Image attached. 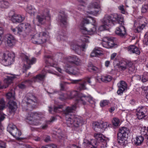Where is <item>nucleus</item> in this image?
Returning <instances> with one entry per match:
<instances>
[{"instance_id":"obj_1","label":"nucleus","mask_w":148,"mask_h":148,"mask_svg":"<svg viewBox=\"0 0 148 148\" xmlns=\"http://www.w3.org/2000/svg\"><path fill=\"white\" fill-rule=\"evenodd\" d=\"M78 92L76 91H73L71 92H68L67 93L62 94L60 95V99L61 100H65L66 99H71L77 96L76 99L78 98ZM76 99L75 103L71 107H68L66 109L64 113L66 115H69L70 113L73 112L76 108V105L77 103L76 102Z\"/></svg>"},{"instance_id":"obj_2","label":"nucleus","mask_w":148,"mask_h":148,"mask_svg":"<svg viewBox=\"0 0 148 148\" xmlns=\"http://www.w3.org/2000/svg\"><path fill=\"white\" fill-rule=\"evenodd\" d=\"M38 104L36 97L32 94L29 93L23 101L22 106L24 110H31L36 107Z\"/></svg>"},{"instance_id":"obj_3","label":"nucleus","mask_w":148,"mask_h":148,"mask_svg":"<svg viewBox=\"0 0 148 148\" xmlns=\"http://www.w3.org/2000/svg\"><path fill=\"white\" fill-rule=\"evenodd\" d=\"M66 124L69 127L75 129L82 126L83 124V119L81 117L74 115H70L66 118Z\"/></svg>"},{"instance_id":"obj_4","label":"nucleus","mask_w":148,"mask_h":148,"mask_svg":"<svg viewBox=\"0 0 148 148\" xmlns=\"http://www.w3.org/2000/svg\"><path fill=\"white\" fill-rule=\"evenodd\" d=\"M62 55L61 53H58L56 55L53 57H51L50 56L45 57V63L48 66H50L55 68L59 72L61 73V69L57 66L58 64V61H60L61 60Z\"/></svg>"},{"instance_id":"obj_5","label":"nucleus","mask_w":148,"mask_h":148,"mask_svg":"<svg viewBox=\"0 0 148 148\" xmlns=\"http://www.w3.org/2000/svg\"><path fill=\"white\" fill-rule=\"evenodd\" d=\"M87 8V12L96 16L99 14L102 10L101 6L98 0H93L88 5Z\"/></svg>"},{"instance_id":"obj_6","label":"nucleus","mask_w":148,"mask_h":148,"mask_svg":"<svg viewBox=\"0 0 148 148\" xmlns=\"http://www.w3.org/2000/svg\"><path fill=\"white\" fill-rule=\"evenodd\" d=\"M130 132L129 130L125 127L120 128L119 133L118 134L119 143L122 146H125L128 143L127 140L128 138Z\"/></svg>"},{"instance_id":"obj_7","label":"nucleus","mask_w":148,"mask_h":148,"mask_svg":"<svg viewBox=\"0 0 148 148\" xmlns=\"http://www.w3.org/2000/svg\"><path fill=\"white\" fill-rule=\"evenodd\" d=\"M48 36V34L45 32H38L32 36L31 40L33 43L42 44L46 42Z\"/></svg>"},{"instance_id":"obj_8","label":"nucleus","mask_w":148,"mask_h":148,"mask_svg":"<svg viewBox=\"0 0 148 148\" xmlns=\"http://www.w3.org/2000/svg\"><path fill=\"white\" fill-rule=\"evenodd\" d=\"M40 115L36 112L29 113L26 118V121L29 124L36 125H40L41 123Z\"/></svg>"},{"instance_id":"obj_9","label":"nucleus","mask_w":148,"mask_h":148,"mask_svg":"<svg viewBox=\"0 0 148 148\" xmlns=\"http://www.w3.org/2000/svg\"><path fill=\"white\" fill-rule=\"evenodd\" d=\"M137 23L136 20L134 21L133 29L135 32H139L142 31L147 25V21L145 18L141 17L138 19Z\"/></svg>"},{"instance_id":"obj_10","label":"nucleus","mask_w":148,"mask_h":148,"mask_svg":"<svg viewBox=\"0 0 148 148\" xmlns=\"http://www.w3.org/2000/svg\"><path fill=\"white\" fill-rule=\"evenodd\" d=\"M86 101H88L93 107L95 106V102L93 98L90 96H86L82 94H79L78 98L76 99V102L82 104L83 105L86 104Z\"/></svg>"},{"instance_id":"obj_11","label":"nucleus","mask_w":148,"mask_h":148,"mask_svg":"<svg viewBox=\"0 0 148 148\" xmlns=\"http://www.w3.org/2000/svg\"><path fill=\"white\" fill-rule=\"evenodd\" d=\"M105 16H107L108 17V22L111 23V26L113 25L115 23H117L119 24H123V17L117 14H112L111 16L106 15Z\"/></svg>"},{"instance_id":"obj_12","label":"nucleus","mask_w":148,"mask_h":148,"mask_svg":"<svg viewBox=\"0 0 148 148\" xmlns=\"http://www.w3.org/2000/svg\"><path fill=\"white\" fill-rule=\"evenodd\" d=\"M15 55L11 52L4 53L3 55V63L4 65L8 66L11 64L14 61Z\"/></svg>"},{"instance_id":"obj_13","label":"nucleus","mask_w":148,"mask_h":148,"mask_svg":"<svg viewBox=\"0 0 148 148\" xmlns=\"http://www.w3.org/2000/svg\"><path fill=\"white\" fill-rule=\"evenodd\" d=\"M7 130L12 135L17 139H19V137L21 135V132L13 124H10L7 127Z\"/></svg>"},{"instance_id":"obj_14","label":"nucleus","mask_w":148,"mask_h":148,"mask_svg":"<svg viewBox=\"0 0 148 148\" xmlns=\"http://www.w3.org/2000/svg\"><path fill=\"white\" fill-rule=\"evenodd\" d=\"M101 44L103 47L108 49L112 48L117 47L113 39L106 37L102 40Z\"/></svg>"},{"instance_id":"obj_15","label":"nucleus","mask_w":148,"mask_h":148,"mask_svg":"<svg viewBox=\"0 0 148 148\" xmlns=\"http://www.w3.org/2000/svg\"><path fill=\"white\" fill-rule=\"evenodd\" d=\"M86 48V45L85 44H82L79 42H74L71 45V48L77 53L81 52V50L84 51Z\"/></svg>"},{"instance_id":"obj_16","label":"nucleus","mask_w":148,"mask_h":148,"mask_svg":"<svg viewBox=\"0 0 148 148\" xmlns=\"http://www.w3.org/2000/svg\"><path fill=\"white\" fill-rule=\"evenodd\" d=\"M136 114L138 119H141L147 116L148 111L145 107H139L136 109Z\"/></svg>"},{"instance_id":"obj_17","label":"nucleus","mask_w":148,"mask_h":148,"mask_svg":"<svg viewBox=\"0 0 148 148\" xmlns=\"http://www.w3.org/2000/svg\"><path fill=\"white\" fill-rule=\"evenodd\" d=\"M108 17L107 16H104L103 18L101 20V22L103 24L99 26L98 30L100 31L108 29L111 27V23L108 22Z\"/></svg>"},{"instance_id":"obj_18","label":"nucleus","mask_w":148,"mask_h":148,"mask_svg":"<svg viewBox=\"0 0 148 148\" xmlns=\"http://www.w3.org/2000/svg\"><path fill=\"white\" fill-rule=\"evenodd\" d=\"M63 62L65 64L64 69L66 72L69 74L73 75L78 74L79 73V70L77 68L71 66L66 61Z\"/></svg>"},{"instance_id":"obj_19","label":"nucleus","mask_w":148,"mask_h":148,"mask_svg":"<svg viewBox=\"0 0 148 148\" xmlns=\"http://www.w3.org/2000/svg\"><path fill=\"white\" fill-rule=\"evenodd\" d=\"M82 27L80 28L81 29L83 30L82 32L84 33V32L85 34L91 35L95 33L96 31V26L93 24H90L87 27H85L82 26Z\"/></svg>"},{"instance_id":"obj_20","label":"nucleus","mask_w":148,"mask_h":148,"mask_svg":"<svg viewBox=\"0 0 148 148\" xmlns=\"http://www.w3.org/2000/svg\"><path fill=\"white\" fill-rule=\"evenodd\" d=\"M24 61L29 65L27 66L24 64L23 67L25 70H27L31 67L30 65L35 63L36 61V59L34 57H30L26 56H25L24 58Z\"/></svg>"},{"instance_id":"obj_21","label":"nucleus","mask_w":148,"mask_h":148,"mask_svg":"<svg viewBox=\"0 0 148 148\" xmlns=\"http://www.w3.org/2000/svg\"><path fill=\"white\" fill-rule=\"evenodd\" d=\"M64 60V61H66L69 62L73 63L77 65H80L81 63L80 59L75 55L67 57L65 58Z\"/></svg>"},{"instance_id":"obj_22","label":"nucleus","mask_w":148,"mask_h":148,"mask_svg":"<svg viewBox=\"0 0 148 148\" xmlns=\"http://www.w3.org/2000/svg\"><path fill=\"white\" fill-rule=\"evenodd\" d=\"M15 77V75L12 74H10L9 76H7V77L4 80V83L6 84V85L2 86L0 82V89L6 88L12 82V80Z\"/></svg>"},{"instance_id":"obj_23","label":"nucleus","mask_w":148,"mask_h":148,"mask_svg":"<svg viewBox=\"0 0 148 148\" xmlns=\"http://www.w3.org/2000/svg\"><path fill=\"white\" fill-rule=\"evenodd\" d=\"M5 39L9 47L14 46L16 43L15 38L12 35L7 34L5 35Z\"/></svg>"},{"instance_id":"obj_24","label":"nucleus","mask_w":148,"mask_h":148,"mask_svg":"<svg viewBox=\"0 0 148 148\" xmlns=\"http://www.w3.org/2000/svg\"><path fill=\"white\" fill-rule=\"evenodd\" d=\"M118 87L119 89L117 92V93L118 95H121L123 94L124 91L127 88V85L126 82L123 81H121L119 83H118Z\"/></svg>"},{"instance_id":"obj_25","label":"nucleus","mask_w":148,"mask_h":148,"mask_svg":"<svg viewBox=\"0 0 148 148\" xmlns=\"http://www.w3.org/2000/svg\"><path fill=\"white\" fill-rule=\"evenodd\" d=\"M47 18L49 19L50 18L49 13L47 10L43 13L42 14L38 15L36 17L39 22L42 24L45 22Z\"/></svg>"},{"instance_id":"obj_26","label":"nucleus","mask_w":148,"mask_h":148,"mask_svg":"<svg viewBox=\"0 0 148 148\" xmlns=\"http://www.w3.org/2000/svg\"><path fill=\"white\" fill-rule=\"evenodd\" d=\"M119 26L118 27L115 31L116 33L121 37H123L126 34V30L123 24H119Z\"/></svg>"},{"instance_id":"obj_27","label":"nucleus","mask_w":148,"mask_h":148,"mask_svg":"<svg viewBox=\"0 0 148 148\" xmlns=\"http://www.w3.org/2000/svg\"><path fill=\"white\" fill-rule=\"evenodd\" d=\"M11 19L13 23H20L24 20V18L21 15L14 14L12 16Z\"/></svg>"},{"instance_id":"obj_28","label":"nucleus","mask_w":148,"mask_h":148,"mask_svg":"<svg viewBox=\"0 0 148 148\" xmlns=\"http://www.w3.org/2000/svg\"><path fill=\"white\" fill-rule=\"evenodd\" d=\"M84 143L86 144L88 147V148H97V142L95 139H91L90 141L85 140Z\"/></svg>"},{"instance_id":"obj_29","label":"nucleus","mask_w":148,"mask_h":148,"mask_svg":"<svg viewBox=\"0 0 148 148\" xmlns=\"http://www.w3.org/2000/svg\"><path fill=\"white\" fill-rule=\"evenodd\" d=\"M67 16L64 12L60 13L58 17V21L64 25L67 24Z\"/></svg>"},{"instance_id":"obj_30","label":"nucleus","mask_w":148,"mask_h":148,"mask_svg":"<svg viewBox=\"0 0 148 148\" xmlns=\"http://www.w3.org/2000/svg\"><path fill=\"white\" fill-rule=\"evenodd\" d=\"M129 63L128 61L122 60L118 64V67L122 70H125L128 66Z\"/></svg>"},{"instance_id":"obj_31","label":"nucleus","mask_w":148,"mask_h":148,"mask_svg":"<svg viewBox=\"0 0 148 148\" xmlns=\"http://www.w3.org/2000/svg\"><path fill=\"white\" fill-rule=\"evenodd\" d=\"M94 136L99 143L104 142L106 138L101 133H95L94 134Z\"/></svg>"},{"instance_id":"obj_32","label":"nucleus","mask_w":148,"mask_h":148,"mask_svg":"<svg viewBox=\"0 0 148 148\" xmlns=\"http://www.w3.org/2000/svg\"><path fill=\"white\" fill-rule=\"evenodd\" d=\"M46 76V73H43L42 74H39L37 75L36 77H34L31 80L32 82H39L40 81H43L45 77Z\"/></svg>"},{"instance_id":"obj_33","label":"nucleus","mask_w":148,"mask_h":148,"mask_svg":"<svg viewBox=\"0 0 148 148\" xmlns=\"http://www.w3.org/2000/svg\"><path fill=\"white\" fill-rule=\"evenodd\" d=\"M88 18L89 19H88V18L84 19L82 23L81 24L80 26H81V28L82 27V26H83L84 27V24H88L89 22L91 23H95V18L91 16H89Z\"/></svg>"},{"instance_id":"obj_34","label":"nucleus","mask_w":148,"mask_h":148,"mask_svg":"<svg viewBox=\"0 0 148 148\" xmlns=\"http://www.w3.org/2000/svg\"><path fill=\"white\" fill-rule=\"evenodd\" d=\"M8 108L9 112L11 114H14L17 108L16 103L14 102L9 103Z\"/></svg>"},{"instance_id":"obj_35","label":"nucleus","mask_w":148,"mask_h":148,"mask_svg":"<svg viewBox=\"0 0 148 148\" xmlns=\"http://www.w3.org/2000/svg\"><path fill=\"white\" fill-rule=\"evenodd\" d=\"M102 54V51L98 48H95L90 54L92 57H98Z\"/></svg>"},{"instance_id":"obj_36","label":"nucleus","mask_w":148,"mask_h":148,"mask_svg":"<svg viewBox=\"0 0 148 148\" xmlns=\"http://www.w3.org/2000/svg\"><path fill=\"white\" fill-rule=\"evenodd\" d=\"M100 123L95 122L93 123V128L94 130L97 132H103V130L101 128Z\"/></svg>"},{"instance_id":"obj_37","label":"nucleus","mask_w":148,"mask_h":148,"mask_svg":"<svg viewBox=\"0 0 148 148\" xmlns=\"http://www.w3.org/2000/svg\"><path fill=\"white\" fill-rule=\"evenodd\" d=\"M144 140V138L141 136H137L135 140H134V144L136 145L139 146L143 142Z\"/></svg>"},{"instance_id":"obj_38","label":"nucleus","mask_w":148,"mask_h":148,"mask_svg":"<svg viewBox=\"0 0 148 148\" xmlns=\"http://www.w3.org/2000/svg\"><path fill=\"white\" fill-rule=\"evenodd\" d=\"M26 11L31 16H34L36 12L35 9L31 5L27 6Z\"/></svg>"},{"instance_id":"obj_39","label":"nucleus","mask_w":148,"mask_h":148,"mask_svg":"<svg viewBox=\"0 0 148 148\" xmlns=\"http://www.w3.org/2000/svg\"><path fill=\"white\" fill-rule=\"evenodd\" d=\"M139 55L140 53L139 49L137 47L134 45H130V52Z\"/></svg>"},{"instance_id":"obj_40","label":"nucleus","mask_w":148,"mask_h":148,"mask_svg":"<svg viewBox=\"0 0 148 148\" xmlns=\"http://www.w3.org/2000/svg\"><path fill=\"white\" fill-rule=\"evenodd\" d=\"M66 34L64 31L59 32V35L57 36V40L59 41L66 40L67 38Z\"/></svg>"},{"instance_id":"obj_41","label":"nucleus","mask_w":148,"mask_h":148,"mask_svg":"<svg viewBox=\"0 0 148 148\" xmlns=\"http://www.w3.org/2000/svg\"><path fill=\"white\" fill-rule=\"evenodd\" d=\"M99 79L101 80L102 82H107L110 81L112 79V77L108 75H107L104 76H102L101 77H99Z\"/></svg>"},{"instance_id":"obj_42","label":"nucleus","mask_w":148,"mask_h":148,"mask_svg":"<svg viewBox=\"0 0 148 148\" xmlns=\"http://www.w3.org/2000/svg\"><path fill=\"white\" fill-rule=\"evenodd\" d=\"M31 82L32 81L29 80H26L19 84L18 85V86L19 88L21 89H24L26 87V85H27L28 84H31L32 83Z\"/></svg>"},{"instance_id":"obj_43","label":"nucleus","mask_w":148,"mask_h":148,"mask_svg":"<svg viewBox=\"0 0 148 148\" xmlns=\"http://www.w3.org/2000/svg\"><path fill=\"white\" fill-rule=\"evenodd\" d=\"M86 82L85 81H84L81 82L79 85L78 89L80 90H84L86 89Z\"/></svg>"},{"instance_id":"obj_44","label":"nucleus","mask_w":148,"mask_h":148,"mask_svg":"<svg viewBox=\"0 0 148 148\" xmlns=\"http://www.w3.org/2000/svg\"><path fill=\"white\" fill-rule=\"evenodd\" d=\"M6 97L8 99H15L14 92L12 89L10 92H9L7 94Z\"/></svg>"},{"instance_id":"obj_45","label":"nucleus","mask_w":148,"mask_h":148,"mask_svg":"<svg viewBox=\"0 0 148 148\" xmlns=\"http://www.w3.org/2000/svg\"><path fill=\"white\" fill-rule=\"evenodd\" d=\"M78 1L80 3L78 7L79 9H83L84 6L86 5V0H78Z\"/></svg>"},{"instance_id":"obj_46","label":"nucleus","mask_w":148,"mask_h":148,"mask_svg":"<svg viewBox=\"0 0 148 148\" xmlns=\"http://www.w3.org/2000/svg\"><path fill=\"white\" fill-rule=\"evenodd\" d=\"M0 5L3 8H6L9 5V3L5 0H0Z\"/></svg>"},{"instance_id":"obj_47","label":"nucleus","mask_w":148,"mask_h":148,"mask_svg":"<svg viewBox=\"0 0 148 148\" xmlns=\"http://www.w3.org/2000/svg\"><path fill=\"white\" fill-rule=\"evenodd\" d=\"M22 24L23 26V27L24 29H25V30L26 31H30L31 29V26L28 23H22Z\"/></svg>"},{"instance_id":"obj_48","label":"nucleus","mask_w":148,"mask_h":148,"mask_svg":"<svg viewBox=\"0 0 148 148\" xmlns=\"http://www.w3.org/2000/svg\"><path fill=\"white\" fill-rule=\"evenodd\" d=\"M113 125L115 127H116L119 125L120 121L119 119L114 118L112 121Z\"/></svg>"},{"instance_id":"obj_49","label":"nucleus","mask_w":148,"mask_h":148,"mask_svg":"<svg viewBox=\"0 0 148 148\" xmlns=\"http://www.w3.org/2000/svg\"><path fill=\"white\" fill-rule=\"evenodd\" d=\"M63 107V106L62 105H60L58 106L55 107L54 108V111L55 112H60L62 111Z\"/></svg>"},{"instance_id":"obj_50","label":"nucleus","mask_w":148,"mask_h":148,"mask_svg":"<svg viewBox=\"0 0 148 148\" xmlns=\"http://www.w3.org/2000/svg\"><path fill=\"white\" fill-rule=\"evenodd\" d=\"M23 25L22 24H21L16 27V29L17 30V34H20L22 32L23 29H24Z\"/></svg>"},{"instance_id":"obj_51","label":"nucleus","mask_w":148,"mask_h":148,"mask_svg":"<svg viewBox=\"0 0 148 148\" xmlns=\"http://www.w3.org/2000/svg\"><path fill=\"white\" fill-rule=\"evenodd\" d=\"M100 126L101 127V128L103 130V132L104 131L105 129L106 128L108 127H109L110 124L107 122H105L103 123H100Z\"/></svg>"},{"instance_id":"obj_52","label":"nucleus","mask_w":148,"mask_h":148,"mask_svg":"<svg viewBox=\"0 0 148 148\" xmlns=\"http://www.w3.org/2000/svg\"><path fill=\"white\" fill-rule=\"evenodd\" d=\"M109 103V101L108 100H103L100 103V106L101 107H103L108 105Z\"/></svg>"},{"instance_id":"obj_53","label":"nucleus","mask_w":148,"mask_h":148,"mask_svg":"<svg viewBox=\"0 0 148 148\" xmlns=\"http://www.w3.org/2000/svg\"><path fill=\"white\" fill-rule=\"evenodd\" d=\"M90 38L88 36H83L82 38V41L83 42H85L86 43H88L89 41Z\"/></svg>"},{"instance_id":"obj_54","label":"nucleus","mask_w":148,"mask_h":148,"mask_svg":"<svg viewBox=\"0 0 148 148\" xmlns=\"http://www.w3.org/2000/svg\"><path fill=\"white\" fill-rule=\"evenodd\" d=\"M5 107V101L3 99H2L0 100V110L3 109Z\"/></svg>"},{"instance_id":"obj_55","label":"nucleus","mask_w":148,"mask_h":148,"mask_svg":"<svg viewBox=\"0 0 148 148\" xmlns=\"http://www.w3.org/2000/svg\"><path fill=\"white\" fill-rule=\"evenodd\" d=\"M148 10V5H144L142 7L141 11L143 13H145Z\"/></svg>"},{"instance_id":"obj_56","label":"nucleus","mask_w":148,"mask_h":148,"mask_svg":"<svg viewBox=\"0 0 148 148\" xmlns=\"http://www.w3.org/2000/svg\"><path fill=\"white\" fill-rule=\"evenodd\" d=\"M41 148H57V147L56 145L52 144L42 146Z\"/></svg>"},{"instance_id":"obj_57","label":"nucleus","mask_w":148,"mask_h":148,"mask_svg":"<svg viewBox=\"0 0 148 148\" xmlns=\"http://www.w3.org/2000/svg\"><path fill=\"white\" fill-rule=\"evenodd\" d=\"M49 121H46V123L43 125L41 126V127L43 130H46L48 127V125L49 123Z\"/></svg>"},{"instance_id":"obj_58","label":"nucleus","mask_w":148,"mask_h":148,"mask_svg":"<svg viewBox=\"0 0 148 148\" xmlns=\"http://www.w3.org/2000/svg\"><path fill=\"white\" fill-rule=\"evenodd\" d=\"M119 9L121 11V12L123 14L125 13V10L124 8V6L123 5H121L118 7Z\"/></svg>"},{"instance_id":"obj_59","label":"nucleus","mask_w":148,"mask_h":148,"mask_svg":"<svg viewBox=\"0 0 148 148\" xmlns=\"http://www.w3.org/2000/svg\"><path fill=\"white\" fill-rule=\"evenodd\" d=\"M145 43L147 45H148V31L147 32L144 36Z\"/></svg>"},{"instance_id":"obj_60","label":"nucleus","mask_w":148,"mask_h":148,"mask_svg":"<svg viewBox=\"0 0 148 148\" xmlns=\"http://www.w3.org/2000/svg\"><path fill=\"white\" fill-rule=\"evenodd\" d=\"M6 145L5 143L0 141V148H5Z\"/></svg>"},{"instance_id":"obj_61","label":"nucleus","mask_w":148,"mask_h":148,"mask_svg":"<svg viewBox=\"0 0 148 148\" xmlns=\"http://www.w3.org/2000/svg\"><path fill=\"white\" fill-rule=\"evenodd\" d=\"M148 79L147 76L144 74L142 77V81L143 82H145L148 80Z\"/></svg>"},{"instance_id":"obj_62","label":"nucleus","mask_w":148,"mask_h":148,"mask_svg":"<svg viewBox=\"0 0 148 148\" xmlns=\"http://www.w3.org/2000/svg\"><path fill=\"white\" fill-rule=\"evenodd\" d=\"M60 90H65L64 88V82H62L60 83Z\"/></svg>"},{"instance_id":"obj_63","label":"nucleus","mask_w":148,"mask_h":148,"mask_svg":"<svg viewBox=\"0 0 148 148\" xmlns=\"http://www.w3.org/2000/svg\"><path fill=\"white\" fill-rule=\"evenodd\" d=\"M81 81V79H78V80H71V83L75 84L78 83L79 82Z\"/></svg>"},{"instance_id":"obj_64","label":"nucleus","mask_w":148,"mask_h":148,"mask_svg":"<svg viewBox=\"0 0 148 148\" xmlns=\"http://www.w3.org/2000/svg\"><path fill=\"white\" fill-rule=\"evenodd\" d=\"M117 55L116 53H114L112 54L110 56V58L112 60H114L116 56Z\"/></svg>"}]
</instances>
